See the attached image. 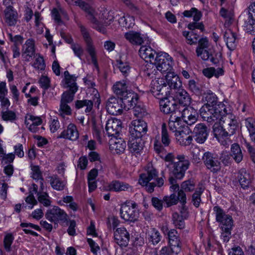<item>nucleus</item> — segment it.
<instances>
[{
    "instance_id": "1",
    "label": "nucleus",
    "mask_w": 255,
    "mask_h": 255,
    "mask_svg": "<svg viewBox=\"0 0 255 255\" xmlns=\"http://www.w3.org/2000/svg\"><path fill=\"white\" fill-rule=\"evenodd\" d=\"M200 114L204 121L209 123L216 122L213 126L214 135L222 145L228 146L232 142L230 137L238 126L235 116L227 113L226 106L221 102L214 106L203 105Z\"/></svg>"
},
{
    "instance_id": "2",
    "label": "nucleus",
    "mask_w": 255,
    "mask_h": 255,
    "mask_svg": "<svg viewBox=\"0 0 255 255\" xmlns=\"http://www.w3.org/2000/svg\"><path fill=\"white\" fill-rule=\"evenodd\" d=\"M135 105L132 111L136 119L129 125L130 136L128 145L131 152L138 154L143 149V109L140 106Z\"/></svg>"
},
{
    "instance_id": "3",
    "label": "nucleus",
    "mask_w": 255,
    "mask_h": 255,
    "mask_svg": "<svg viewBox=\"0 0 255 255\" xmlns=\"http://www.w3.org/2000/svg\"><path fill=\"white\" fill-rule=\"evenodd\" d=\"M213 211L215 214L216 221L220 223V226L222 231L221 238L224 242H228L231 237V231L233 226L232 217L226 214L224 211L218 206L214 207Z\"/></svg>"
},
{
    "instance_id": "4",
    "label": "nucleus",
    "mask_w": 255,
    "mask_h": 255,
    "mask_svg": "<svg viewBox=\"0 0 255 255\" xmlns=\"http://www.w3.org/2000/svg\"><path fill=\"white\" fill-rule=\"evenodd\" d=\"M146 41V45H144V74L149 77L151 74H155V65L153 64L156 60L157 55L155 50L152 49L149 44L150 41L149 37L144 36V43Z\"/></svg>"
},
{
    "instance_id": "5",
    "label": "nucleus",
    "mask_w": 255,
    "mask_h": 255,
    "mask_svg": "<svg viewBox=\"0 0 255 255\" xmlns=\"http://www.w3.org/2000/svg\"><path fill=\"white\" fill-rule=\"evenodd\" d=\"M176 159L178 161L173 163L170 176L181 180L184 177L186 171L189 168L190 162L188 158L182 154L177 155Z\"/></svg>"
},
{
    "instance_id": "6",
    "label": "nucleus",
    "mask_w": 255,
    "mask_h": 255,
    "mask_svg": "<svg viewBox=\"0 0 255 255\" xmlns=\"http://www.w3.org/2000/svg\"><path fill=\"white\" fill-rule=\"evenodd\" d=\"M155 67V75L157 72V70L160 71L161 73H172L171 70L172 69L173 61L172 58L170 55L166 53H162L159 55H156V60L153 63ZM151 75H152L151 74Z\"/></svg>"
},
{
    "instance_id": "7",
    "label": "nucleus",
    "mask_w": 255,
    "mask_h": 255,
    "mask_svg": "<svg viewBox=\"0 0 255 255\" xmlns=\"http://www.w3.org/2000/svg\"><path fill=\"white\" fill-rule=\"evenodd\" d=\"M180 119L188 125H192L197 121L198 113L192 107L189 106H179L175 110Z\"/></svg>"
},
{
    "instance_id": "8",
    "label": "nucleus",
    "mask_w": 255,
    "mask_h": 255,
    "mask_svg": "<svg viewBox=\"0 0 255 255\" xmlns=\"http://www.w3.org/2000/svg\"><path fill=\"white\" fill-rule=\"evenodd\" d=\"M168 88L165 79L157 78L153 80L150 85V92L157 99L168 97Z\"/></svg>"
},
{
    "instance_id": "9",
    "label": "nucleus",
    "mask_w": 255,
    "mask_h": 255,
    "mask_svg": "<svg viewBox=\"0 0 255 255\" xmlns=\"http://www.w3.org/2000/svg\"><path fill=\"white\" fill-rule=\"evenodd\" d=\"M136 203H125L121 206V217L126 221L134 222L138 218L139 213L136 208Z\"/></svg>"
},
{
    "instance_id": "10",
    "label": "nucleus",
    "mask_w": 255,
    "mask_h": 255,
    "mask_svg": "<svg viewBox=\"0 0 255 255\" xmlns=\"http://www.w3.org/2000/svg\"><path fill=\"white\" fill-rule=\"evenodd\" d=\"M202 160L206 168L213 173H217L221 169L220 161L217 155L209 151L205 152Z\"/></svg>"
},
{
    "instance_id": "11",
    "label": "nucleus",
    "mask_w": 255,
    "mask_h": 255,
    "mask_svg": "<svg viewBox=\"0 0 255 255\" xmlns=\"http://www.w3.org/2000/svg\"><path fill=\"white\" fill-rule=\"evenodd\" d=\"M46 218L55 224L58 223H64L68 221V215L58 206H54L47 211L45 214Z\"/></svg>"
},
{
    "instance_id": "12",
    "label": "nucleus",
    "mask_w": 255,
    "mask_h": 255,
    "mask_svg": "<svg viewBox=\"0 0 255 255\" xmlns=\"http://www.w3.org/2000/svg\"><path fill=\"white\" fill-rule=\"evenodd\" d=\"M80 30L83 37L86 43V50L91 57L92 62L96 68H98L95 48L93 45L92 39L87 29L83 26H80Z\"/></svg>"
},
{
    "instance_id": "13",
    "label": "nucleus",
    "mask_w": 255,
    "mask_h": 255,
    "mask_svg": "<svg viewBox=\"0 0 255 255\" xmlns=\"http://www.w3.org/2000/svg\"><path fill=\"white\" fill-rule=\"evenodd\" d=\"M168 97L178 103L176 107L189 106L191 103V98L183 87L168 95Z\"/></svg>"
},
{
    "instance_id": "14",
    "label": "nucleus",
    "mask_w": 255,
    "mask_h": 255,
    "mask_svg": "<svg viewBox=\"0 0 255 255\" xmlns=\"http://www.w3.org/2000/svg\"><path fill=\"white\" fill-rule=\"evenodd\" d=\"M165 80L166 84L168 86V95L183 87L182 82L179 77L174 72L167 74Z\"/></svg>"
},
{
    "instance_id": "15",
    "label": "nucleus",
    "mask_w": 255,
    "mask_h": 255,
    "mask_svg": "<svg viewBox=\"0 0 255 255\" xmlns=\"http://www.w3.org/2000/svg\"><path fill=\"white\" fill-rule=\"evenodd\" d=\"M122 100L120 98L110 97L107 101L106 109L107 112L111 115H118L123 113L124 109L122 106Z\"/></svg>"
},
{
    "instance_id": "16",
    "label": "nucleus",
    "mask_w": 255,
    "mask_h": 255,
    "mask_svg": "<svg viewBox=\"0 0 255 255\" xmlns=\"http://www.w3.org/2000/svg\"><path fill=\"white\" fill-rule=\"evenodd\" d=\"M208 135L207 126L202 123L197 124L192 132V137L198 143H203L206 140Z\"/></svg>"
},
{
    "instance_id": "17",
    "label": "nucleus",
    "mask_w": 255,
    "mask_h": 255,
    "mask_svg": "<svg viewBox=\"0 0 255 255\" xmlns=\"http://www.w3.org/2000/svg\"><path fill=\"white\" fill-rule=\"evenodd\" d=\"M122 129V122L117 119H111L107 122L106 130L109 136L118 137Z\"/></svg>"
},
{
    "instance_id": "18",
    "label": "nucleus",
    "mask_w": 255,
    "mask_h": 255,
    "mask_svg": "<svg viewBox=\"0 0 255 255\" xmlns=\"http://www.w3.org/2000/svg\"><path fill=\"white\" fill-rule=\"evenodd\" d=\"M35 54V41L32 38H29L22 46V57L25 61L29 62Z\"/></svg>"
},
{
    "instance_id": "19",
    "label": "nucleus",
    "mask_w": 255,
    "mask_h": 255,
    "mask_svg": "<svg viewBox=\"0 0 255 255\" xmlns=\"http://www.w3.org/2000/svg\"><path fill=\"white\" fill-rule=\"evenodd\" d=\"M129 238V234L125 228H117L114 232L115 241L122 248L128 246Z\"/></svg>"
},
{
    "instance_id": "20",
    "label": "nucleus",
    "mask_w": 255,
    "mask_h": 255,
    "mask_svg": "<svg viewBox=\"0 0 255 255\" xmlns=\"http://www.w3.org/2000/svg\"><path fill=\"white\" fill-rule=\"evenodd\" d=\"M154 149L156 153L165 161L173 163L175 156L173 153H167V151L158 140L154 143Z\"/></svg>"
},
{
    "instance_id": "21",
    "label": "nucleus",
    "mask_w": 255,
    "mask_h": 255,
    "mask_svg": "<svg viewBox=\"0 0 255 255\" xmlns=\"http://www.w3.org/2000/svg\"><path fill=\"white\" fill-rule=\"evenodd\" d=\"M122 100V106L124 109L126 111L129 110L134 105H136L135 102L137 101L138 97L137 94L128 91L124 95L120 98Z\"/></svg>"
},
{
    "instance_id": "22",
    "label": "nucleus",
    "mask_w": 255,
    "mask_h": 255,
    "mask_svg": "<svg viewBox=\"0 0 255 255\" xmlns=\"http://www.w3.org/2000/svg\"><path fill=\"white\" fill-rule=\"evenodd\" d=\"M169 246L174 250V252L179 253L181 251L182 243L176 230H170L167 233Z\"/></svg>"
},
{
    "instance_id": "23",
    "label": "nucleus",
    "mask_w": 255,
    "mask_h": 255,
    "mask_svg": "<svg viewBox=\"0 0 255 255\" xmlns=\"http://www.w3.org/2000/svg\"><path fill=\"white\" fill-rule=\"evenodd\" d=\"M79 137V133L76 126L73 124H70L66 129L64 130L58 136L71 140H76Z\"/></svg>"
},
{
    "instance_id": "24",
    "label": "nucleus",
    "mask_w": 255,
    "mask_h": 255,
    "mask_svg": "<svg viewBox=\"0 0 255 255\" xmlns=\"http://www.w3.org/2000/svg\"><path fill=\"white\" fill-rule=\"evenodd\" d=\"M182 124L180 116H179L178 114L174 110L172 114H171L169 119L168 125L170 129L175 133L181 131L180 129L182 127Z\"/></svg>"
},
{
    "instance_id": "25",
    "label": "nucleus",
    "mask_w": 255,
    "mask_h": 255,
    "mask_svg": "<svg viewBox=\"0 0 255 255\" xmlns=\"http://www.w3.org/2000/svg\"><path fill=\"white\" fill-rule=\"evenodd\" d=\"M220 15L226 19L225 25L229 26L232 23L234 16V5L231 3L221 8L220 11Z\"/></svg>"
},
{
    "instance_id": "26",
    "label": "nucleus",
    "mask_w": 255,
    "mask_h": 255,
    "mask_svg": "<svg viewBox=\"0 0 255 255\" xmlns=\"http://www.w3.org/2000/svg\"><path fill=\"white\" fill-rule=\"evenodd\" d=\"M159 99L160 100L159 102L160 110L165 114L169 113L172 114L174 110L178 108V107H176L177 104L169 101L168 97H164L163 99Z\"/></svg>"
},
{
    "instance_id": "27",
    "label": "nucleus",
    "mask_w": 255,
    "mask_h": 255,
    "mask_svg": "<svg viewBox=\"0 0 255 255\" xmlns=\"http://www.w3.org/2000/svg\"><path fill=\"white\" fill-rule=\"evenodd\" d=\"M237 178L241 187L244 189H247L252 183L251 175L244 168L238 172Z\"/></svg>"
},
{
    "instance_id": "28",
    "label": "nucleus",
    "mask_w": 255,
    "mask_h": 255,
    "mask_svg": "<svg viewBox=\"0 0 255 255\" xmlns=\"http://www.w3.org/2000/svg\"><path fill=\"white\" fill-rule=\"evenodd\" d=\"M224 39L228 49L230 50H234L237 46V40L236 34L231 29H227L224 33Z\"/></svg>"
},
{
    "instance_id": "29",
    "label": "nucleus",
    "mask_w": 255,
    "mask_h": 255,
    "mask_svg": "<svg viewBox=\"0 0 255 255\" xmlns=\"http://www.w3.org/2000/svg\"><path fill=\"white\" fill-rule=\"evenodd\" d=\"M124 35L126 39L132 44L141 45L143 42V39L139 32L129 31L125 33Z\"/></svg>"
},
{
    "instance_id": "30",
    "label": "nucleus",
    "mask_w": 255,
    "mask_h": 255,
    "mask_svg": "<svg viewBox=\"0 0 255 255\" xmlns=\"http://www.w3.org/2000/svg\"><path fill=\"white\" fill-rule=\"evenodd\" d=\"M5 22L9 26H14L17 20V13L13 8H5L4 11Z\"/></svg>"
},
{
    "instance_id": "31",
    "label": "nucleus",
    "mask_w": 255,
    "mask_h": 255,
    "mask_svg": "<svg viewBox=\"0 0 255 255\" xmlns=\"http://www.w3.org/2000/svg\"><path fill=\"white\" fill-rule=\"evenodd\" d=\"M177 141L182 146L189 145L193 140L192 135H188L183 130L175 133Z\"/></svg>"
},
{
    "instance_id": "32",
    "label": "nucleus",
    "mask_w": 255,
    "mask_h": 255,
    "mask_svg": "<svg viewBox=\"0 0 255 255\" xmlns=\"http://www.w3.org/2000/svg\"><path fill=\"white\" fill-rule=\"evenodd\" d=\"M148 244L154 245L158 244L161 240V236L159 232L154 228H149L146 232Z\"/></svg>"
},
{
    "instance_id": "33",
    "label": "nucleus",
    "mask_w": 255,
    "mask_h": 255,
    "mask_svg": "<svg viewBox=\"0 0 255 255\" xmlns=\"http://www.w3.org/2000/svg\"><path fill=\"white\" fill-rule=\"evenodd\" d=\"M110 189L116 192L129 190L132 191V188L128 184L119 181H113L109 185Z\"/></svg>"
},
{
    "instance_id": "34",
    "label": "nucleus",
    "mask_w": 255,
    "mask_h": 255,
    "mask_svg": "<svg viewBox=\"0 0 255 255\" xmlns=\"http://www.w3.org/2000/svg\"><path fill=\"white\" fill-rule=\"evenodd\" d=\"M145 170L146 173H144V183L148 182L157 176L158 172L151 162L148 163L145 167Z\"/></svg>"
},
{
    "instance_id": "35",
    "label": "nucleus",
    "mask_w": 255,
    "mask_h": 255,
    "mask_svg": "<svg viewBox=\"0 0 255 255\" xmlns=\"http://www.w3.org/2000/svg\"><path fill=\"white\" fill-rule=\"evenodd\" d=\"M49 179L50 185L54 189L61 191L64 189L66 182L61 180L57 175L50 176Z\"/></svg>"
},
{
    "instance_id": "36",
    "label": "nucleus",
    "mask_w": 255,
    "mask_h": 255,
    "mask_svg": "<svg viewBox=\"0 0 255 255\" xmlns=\"http://www.w3.org/2000/svg\"><path fill=\"white\" fill-rule=\"evenodd\" d=\"M127 144L121 138H118L116 137L114 141V143H111L110 146L113 149H115L116 152L118 154H121L123 153L126 149Z\"/></svg>"
},
{
    "instance_id": "37",
    "label": "nucleus",
    "mask_w": 255,
    "mask_h": 255,
    "mask_svg": "<svg viewBox=\"0 0 255 255\" xmlns=\"http://www.w3.org/2000/svg\"><path fill=\"white\" fill-rule=\"evenodd\" d=\"M161 144L165 148L168 147L171 143V138L168 132L166 124L163 123L161 126Z\"/></svg>"
},
{
    "instance_id": "38",
    "label": "nucleus",
    "mask_w": 255,
    "mask_h": 255,
    "mask_svg": "<svg viewBox=\"0 0 255 255\" xmlns=\"http://www.w3.org/2000/svg\"><path fill=\"white\" fill-rule=\"evenodd\" d=\"M244 29L246 32L252 34H255V19L250 16H248L245 19L244 24Z\"/></svg>"
},
{
    "instance_id": "39",
    "label": "nucleus",
    "mask_w": 255,
    "mask_h": 255,
    "mask_svg": "<svg viewBox=\"0 0 255 255\" xmlns=\"http://www.w3.org/2000/svg\"><path fill=\"white\" fill-rule=\"evenodd\" d=\"M245 125L250 133L252 140L255 143V119L253 118H247L245 121Z\"/></svg>"
},
{
    "instance_id": "40",
    "label": "nucleus",
    "mask_w": 255,
    "mask_h": 255,
    "mask_svg": "<svg viewBox=\"0 0 255 255\" xmlns=\"http://www.w3.org/2000/svg\"><path fill=\"white\" fill-rule=\"evenodd\" d=\"M231 155L237 162H240L243 158V155L239 145L237 143L232 144Z\"/></svg>"
},
{
    "instance_id": "41",
    "label": "nucleus",
    "mask_w": 255,
    "mask_h": 255,
    "mask_svg": "<svg viewBox=\"0 0 255 255\" xmlns=\"http://www.w3.org/2000/svg\"><path fill=\"white\" fill-rule=\"evenodd\" d=\"M113 91L119 98L128 92L126 83L120 82H117L113 86Z\"/></svg>"
},
{
    "instance_id": "42",
    "label": "nucleus",
    "mask_w": 255,
    "mask_h": 255,
    "mask_svg": "<svg viewBox=\"0 0 255 255\" xmlns=\"http://www.w3.org/2000/svg\"><path fill=\"white\" fill-rule=\"evenodd\" d=\"M75 106L77 109L86 107L85 112L89 113L93 109V102L89 100H77L75 102Z\"/></svg>"
},
{
    "instance_id": "43",
    "label": "nucleus",
    "mask_w": 255,
    "mask_h": 255,
    "mask_svg": "<svg viewBox=\"0 0 255 255\" xmlns=\"http://www.w3.org/2000/svg\"><path fill=\"white\" fill-rule=\"evenodd\" d=\"M204 99L207 103L205 105H208L209 106H217V97L215 94L212 93L211 91H208L204 94Z\"/></svg>"
},
{
    "instance_id": "44",
    "label": "nucleus",
    "mask_w": 255,
    "mask_h": 255,
    "mask_svg": "<svg viewBox=\"0 0 255 255\" xmlns=\"http://www.w3.org/2000/svg\"><path fill=\"white\" fill-rule=\"evenodd\" d=\"M73 89L72 90L67 91L63 93L60 102L69 103L73 100L75 94L77 91L76 88H73Z\"/></svg>"
},
{
    "instance_id": "45",
    "label": "nucleus",
    "mask_w": 255,
    "mask_h": 255,
    "mask_svg": "<svg viewBox=\"0 0 255 255\" xmlns=\"http://www.w3.org/2000/svg\"><path fill=\"white\" fill-rule=\"evenodd\" d=\"M183 35L186 38L188 44H195L198 41L199 36L193 32L183 31Z\"/></svg>"
},
{
    "instance_id": "46",
    "label": "nucleus",
    "mask_w": 255,
    "mask_h": 255,
    "mask_svg": "<svg viewBox=\"0 0 255 255\" xmlns=\"http://www.w3.org/2000/svg\"><path fill=\"white\" fill-rule=\"evenodd\" d=\"M172 222L177 228L182 229L185 227V223L182 217L177 212L172 214Z\"/></svg>"
},
{
    "instance_id": "47",
    "label": "nucleus",
    "mask_w": 255,
    "mask_h": 255,
    "mask_svg": "<svg viewBox=\"0 0 255 255\" xmlns=\"http://www.w3.org/2000/svg\"><path fill=\"white\" fill-rule=\"evenodd\" d=\"M32 66L40 70H43L45 68V64L43 57L40 54H36L35 55V60L34 62L32 64Z\"/></svg>"
},
{
    "instance_id": "48",
    "label": "nucleus",
    "mask_w": 255,
    "mask_h": 255,
    "mask_svg": "<svg viewBox=\"0 0 255 255\" xmlns=\"http://www.w3.org/2000/svg\"><path fill=\"white\" fill-rule=\"evenodd\" d=\"M204 189L200 187L197 189L192 195V202L196 207H198L201 202V195L203 193Z\"/></svg>"
},
{
    "instance_id": "49",
    "label": "nucleus",
    "mask_w": 255,
    "mask_h": 255,
    "mask_svg": "<svg viewBox=\"0 0 255 255\" xmlns=\"http://www.w3.org/2000/svg\"><path fill=\"white\" fill-rule=\"evenodd\" d=\"M195 187V182L192 179L183 181L181 184V188L185 192H192Z\"/></svg>"
},
{
    "instance_id": "50",
    "label": "nucleus",
    "mask_w": 255,
    "mask_h": 255,
    "mask_svg": "<svg viewBox=\"0 0 255 255\" xmlns=\"http://www.w3.org/2000/svg\"><path fill=\"white\" fill-rule=\"evenodd\" d=\"M14 237L12 234L9 233L5 235L3 239V246L6 251H11V246Z\"/></svg>"
},
{
    "instance_id": "51",
    "label": "nucleus",
    "mask_w": 255,
    "mask_h": 255,
    "mask_svg": "<svg viewBox=\"0 0 255 255\" xmlns=\"http://www.w3.org/2000/svg\"><path fill=\"white\" fill-rule=\"evenodd\" d=\"M38 200L44 206L48 207L51 204V201L49 200L48 194L46 192H43L41 194L37 193Z\"/></svg>"
},
{
    "instance_id": "52",
    "label": "nucleus",
    "mask_w": 255,
    "mask_h": 255,
    "mask_svg": "<svg viewBox=\"0 0 255 255\" xmlns=\"http://www.w3.org/2000/svg\"><path fill=\"white\" fill-rule=\"evenodd\" d=\"M163 201L169 207L172 205H176L178 203V198L175 193L171 194L170 196H166L163 198Z\"/></svg>"
},
{
    "instance_id": "53",
    "label": "nucleus",
    "mask_w": 255,
    "mask_h": 255,
    "mask_svg": "<svg viewBox=\"0 0 255 255\" xmlns=\"http://www.w3.org/2000/svg\"><path fill=\"white\" fill-rule=\"evenodd\" d=\"M59 112L60 115L63 118H64L65 115H70L71 114V109L70 106L68 105V103L60 102Z\"/></svg>"
},
{
    "instance_id": "54",
    "label": "nucleus",
    "mask_w": 255,
    "mask_h": 255,
    "mask_svg": "<svg viewBox=\"0 0 255 255\" xmlns=\"http://www.w3.org/2000/svg\"><path fill=\"white\" fill-rule=\"evenodd\" d=\"M199 45L196 48L197 54H201L203 50L208 47V40L207 38H202L198 40Z\"/></svg>"
},
{
    "instance_id": "55",
    "label": "nucleus",
    "mask_w": 255,
    "mask_h": 255,
    "mask_svg": "<svg viewBox=\"0 0 255 255\" xmlns=\"http://www.w3.org/2000/svg\"><path fill=\"white\" fill-rule=\"evenodd\" d=\"M77 77L74 75H71V77L65 80V84L66 87L69 88V90H72L73 88H76V91H77L78 87L76 83Z\"/></svg>"
},
{
    "instance_id": "56",
    "label": "nucleus",
    "mask_w": 255,
    "mask_h": 255,
    "mask_svg": "<svg viewBox=\"0 0 255 255\" xmlns=\"http://www.w3.org/2000/svg\"><path fill=\"white\" fill-rule=\"evenodd\" d=\"M117 66L121 72L125 76L127 75L129 71L130 67L127 62L124 63L121 60L117 61Z\"/></svg>"
},
{
    "instance_id": "57",
    "label": "nucleus",
    "mask_w": 255,
    "mask_h": 255,
    "mask_svg": "<svg viewBox=\"0 0 255 255\" xmlns=\"http://www.w3.org/2000/svg\"><path fill=\"white\" fill-rule=\"evenodd\" d=\"M191 159L194 163H199L200 161V149L198 147L193 148L191 151Z\"/></svg>"
},
{
    "instance_id": "58",
    "label": "nucleus",
    "mask_w": 255,
    "mask_h": 255,
    "mask_svg": "<svg viewBox=\"0 0 255 255\" xmlns=\"http://www.w3.org/2000/svg\"><path fill=\"white\" fill-rule=\"evenodd\" d=\"M1 118L5 121H13L16 119L15 114L11 111H6L1 113Z\"/></svg>"
},
{
    "instance_id": "59",
    "label": "nucleus",
    "mask_w": 255,
    "mask_h": 255,
    "mask_svg": "<svg viewBox=\"0 0 255 255\" xmlns=\"http://www.w3.org/2000/svg\"><path fill=\"white\" fill-rule=\"evenodd\" d=\"M32 175L31 177L34 180H38L41 178L42 175L38 166H33L31 168Z\"/></svg>"
},
{
    "instance_id": "60",
    "label": "nucleus",
    "mask_w": 255,
    "mask_h": 255,
    "mask_svg": "<svg viewBox=\"0 0 255 255\" xmlns=\"http://www.w3.org/2000/svg\"><path fill=\"white\" fill-rule=\"evenodd\" d=\"M174 251V250L169 246L162 248L160 251V255H177L179 254Z\"/></svg>"
},
{
    "instance_id": "61",
    "label": "nucleus",
    "mask_w": 255,
    "mask_h": 255,
    "mask_svg": "<svg viewBox=\"0 0 255 255\" xmlns=\"http://www.w3.org/2000/svg\"><path fill=\"white\" fill-rule=\"evenodd\" d=\"M80 7L86 13H87L91 18H93V13L94 10L89 4L86 3L84 1H83Z\"/></svg>"
},
{
    "instance_id": "62",
    "label": "nucleus",
    "mask_w": 255,
    "mask_h": 255,
    "mask_svg": "<svg viewBox=\"0 0 255 255\" xmlns=\"http://www.w3.org/2000/svg\"><path fill=\"white\" fill-rule=\"evenodd\" d=\"M177 179L174 178V177L172 176H169L168 181L171 185L170 187V190L173 192H175L176 191H179L180 190L179 189V185L177 183Z\"/></svg>"
},
{
    "instance_id": "63",
    "label": "nucleus",
    "mask_w": 255,
    "mask_h": 255,
    "mask_svg": "<svg viewBox=\"0 0 255 255\" xmlns=\"http://www.w3.org/2000/svg\"><path fill=\"white\" fill-rule=\"evenodd\" d=\"M220 159L225 166H227L231 163V155L226 151H223L221 154Z\"/></svg>"
},
{
    "instance_id": "64",
    "label": "nucleus",
    "mask_w": 255,
    "mask_h": 255,
    "mask_svg": "<svg viewBox=\"0 0 255 255\" xmlns=\"http://www.w3.org/2000/svg\"><path fill=\"white\" fill-rule=\"evenodd\" d=\"M228 255H244V253L242 248L238 246L230 250Z\"/></svg>"
}]
</instances>
